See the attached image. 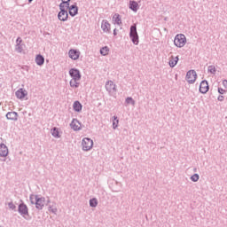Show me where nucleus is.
<instances>
[{
	"mask_svg": "<svg viewBox=\"0 0 227 227\" xmlns=\"http://www.w3.org/2000/svg\"><path fill=\"white\" fill-rule=\"evenodd\" d=\"M73 109L75 113H81L82 111V105L79 101H74L73 104Z\"/></svg>",
	"mask_w": 227,
	"mask_h": 227,
	"instance_id": "19",
	"label": "nucleus"
},
{
	"mask_svg": "<svg viewBox=\"0 0 227 227\" xmlns=\"http://www.w3.org/2000/svg\"><path fill=\"white\" fill-rule=\"evenodd\" d=\"M178 56L176 57H173L171 56L169 61H168V65L170 68H175V67H176L177 63H178Z\"/></svg>",
	"mask_w": 227,
	"mask_h": 227,
	"instance_id": "18",
	"label": "nucleus"
},
{
	"mask_svg": "<svg viewBox=\"0 0 227 227\" xmlns=\"http://www.w3.org/2000/svg\"><path fill=\"white\" fill-rule=\"evenodd\" d=\"M101 29L104 31V33H109L111 29V24L107 20H103L101 22Z\"/></svg>",
	"mask_w": 227,
	"mask_h": 227,
	"instance_id": "13",
	"label": "nucleus"
},
{
	"mask_svg": "<svg viewBox=\"0 0 227 227\" xmlns=\"http://www.w3.org/2000/svg\"><path fill=\"white\" fill-rule=\"evenodd\" d=\"M105 192H102V194H104Z\"/></svg>",
	"mask_w": 227,
	"mask_h": 227,
	"instance_id": "42",
	"label": "nucleus"
},
{
	"mask_svg": "<svg viewBox=\"0 0 227 227\" xmlns=\"http://www.w3.org/2000/svg\"><path fill=\"white\" fill-rule=\"evenodd\" d=\"M36 199H38V195H35V194L29 195V201L31 205H35V203H36Z\"/></svg>",
	"mask_w": 227,
	"mask_h": 227,
	"instance_id": "29",
	"label": "nucleus"
},
{
	"mask_svg": "<svg viewBox=\"0 0 227 227\" xmlns=\"http://www.w3.org/2000/svg\"><path fill=\"white\" fill-rule=\"evenodd\" d=\"M70 1L72 0H62V3L59 4V8H63L64 10H68L71 6Z\"/></svg>",
	"mask_w": 227,
	"mask_h": 227,
	"instance_id": "23",
	"label": "nucleus"
},
{
	"mask_svg": "<svg viewBox=\"0 0 227 227\" xmlns=\"http://www.w3.org/2000/svg\"><path fill=\"white\" fill-rule=\"evenodd\" d=\"M112 20H113V23L117 24V26H121V17L118 13H115L113 16Z\"/></svg>",
	"mask_w": 227,
	"mask_h": 227,
	"instance_id": "22",
	"label": "nucleus"
},
{
	"mask_svg": "<svg viewBox=\"0 0 227 227\" xmlns=\"http://www.w3.org/2000/svg\"><path fill=\"white\" fill-rule=\"evenodd\" d=\"M0 88H1V84H0Z\"/></svg>",
	"mask_w": 227,
	"mask_h": 227,
	"instance_id": "43",
	"label": "nucleus"
},
{
	"mask_svg": "<svg viewBox=\"0 0 227 227\" xmlns=\"http://www.w3.org/2000/svg\"><path fill=\"white\" fill-rule=\"evenodd\" d=\"M21 203L18 206V212L21 217H24L26 219L27 215H29V208L27 207V205L24 203V201L20 200Z\"/></svg>",
	"mask_w": 227,
	"mask_h": 227,
	"instance_id": "3",
	"label": "nucleus"
},
{
	"mask_svg": "<svg viewBox=\"0 0 227 227\" xmlns=\"http://www.w3.org/2000/svg\"><path fill=\"white\" fill-rule=\"evenodd\" d=\"M50 211L52 212V214H56V212H58V208H51Z\"/></svg>",
	"mask_w": 227,
	"mask_h": 227,
	"instance_id": "38",
	"label": "nucleus"
},
{
	"mask_svg": "<svg viewBox=\"0 0 227 227\" xmlns=\"http://www.w3.org/2000/svg\"><path fill=\"white\" fill-rule=\"evenodd\" d=\"M207 72H209L210 74H215V72H216L215 66H208Z\"/></svg>",
	"mask_w": 227,
	"mask_h": 227,
	"instance_id": "33",
	"label": "nucleus"
},
{
	"mask_svg": "<svg viewBox=\"0 0 227 227\" xmlns=\"http://www.w3.org/2000/svg\"><path fill=\"white\" fill-rule=\"evenodd\" d=\"M105 88L106 91L109 93V95H114L118 91V89H116V85L114 82L111 80L106 82Z\"/></svg>",
	"mask_w": 227,
	"mask_h": 227,
	"instance_id": "4",
	"label": "nucleus"
},
{
	"mask_svg": "<svg viewBox=\"0 0 227 227\" xmlns=\"http://www.w3.org/2000/svg\"><path fill=\"white\" fill-rule=\"evenodd\" d=\"M197 77H198V74L194 70H190L186 73V81L188 84H194L196 82Z\"/></svg>",
	"mask_w": 227,
	"mask_h": 227,
	"instance_id": "6",
	"label": "nucleus"
},
{
	"mask_svg": "<svg viewBox=\"0 0 227 227\" xmlns=\"http://www.w3.org/2000/svg\"><path fill=\"white\" fill-rule=\"evenodd\" d=\"M116 35H118V33H116V28L114 30V36H116Z\"/></svg>",
	"mask_w": 227,
	"mask_h": 227,
	"instance_id": "40",
	"label": "nucleus"
},
{
	"mask_svg": "<svg viewBox=\"0 0 227 227\" xmlns=\"http://www.w3.org/2000/svg\"><path fill=\"white\" fill-rule=\"evenodd\" d=\"M217 100H219V102H224V96L223 95L218 96Z\"/></svg>",
	"mask_w": 227,
	"mask_h": 227,
	"instance_id": "36",
	"label": "nucleus"
},
{
	"mask_svg": "<svg viewBox=\"0 0 227 227\" xmlns=\"http://www.w3.org/2000/svg\"><path fill=\"white\" fill-rule=\"evenodd\" d=\"M98 205V200L97 198H93L90 200V207L92 208H96V207Z\"/></svg>",
	"mask_w": 227,
	"mask_h": 227,
	"instance_id": "25",
	"label": "nucleus"
},
{
	"mask_svg": "<svg viewBox=\"0 0 227 227\" xmlns=\"http://www.w3.org/2000/svg\"><path fill=\"white\" fill-rule=\"evenodd\" d=\"M34 205H35L37 210H43V207H45V197L38 196Z\"/></svg>",
	"mask_w": 227,
	"mask_h": 227,
	"instance_id": "8",
	"label": "nucleus"
},
{
	"mask_svg": "<svg viewBox=\"0 0 227 227\" xmlns=\"http://www.w3.org/2000/svg\"><path fill=\"white\" fill-rule=\"evenodd\" d=\"M8 207H9L10 210H13L14 212H17V206H15V204H13V201L9 202Z\"/></svg>",
	"mask_w": 227,
	"mask_h": 227,
	"instance_id": "32",
	"label": "nucleus"
},
{
	"mask_svg": "<svg viewBox=\"0 0 227 227\" xmlns=\"http://www.w3.org/2000/svg\"><path fill=\"white\" fill-rule=\"evenodd\" d=\"M190 179L192 180V182H198V180H200V175L198 174H193Z\"/></svg>",
	"mask_w": 227,
	"mask_h": 227,
	"instance_id": "34",
	"label": "nucleus"
},
{
	"mask_svg": "<svg viewBox=\"0 0 227 227\" xmlns=\"http://www.w3.org/2000/svg\"><path fill=\"white\" fill-rule=\"evenodd\" d=\"M185 43H187V38L185 37V35L177 34L175 36L174 45H176V47H178L179 49H182V47L185 46Z\"/></svg>",
	"mask_w": 227,
	"mask_h": 227,
	"instance_id": "2",
	"label": "nucleus"
},
{
	"mask_svg": "<svg viewBox=\"0 0 227 227\" xmlns=\"http://www.w3.org/2000/svg\"><path fill=\"white\" fill-rule=\"evenodd\" d=\"M208 90H210V87L208 86V82L207 80H203L200 84V89H199L200 93H202V95H205V93L208 92Z\"/></svg>",
	"mask_w": 227,
	"mask_h": 227,
	"instance_id": "9",
	"label": "nucleus"
},
{
	"mask_svg": "<svg viewBox=\"0 0 227 227\" xmlns=\"http://www.w3.org/2000/svg\"><path fill=\"white\" fill-rule=\"evenodd\" d=\"M139 8V4L136 1H129V10H132V12H137Z\"/></svg>",
	"mask_w": 227,
	"mask_h": 227,
	"instance_id": "24",
	"label": "nucleus"
},
{
	"mask_svg": "<svg viewBox=\"0 0 227 227\" xmlns=\"http://www.w3.org/2000/svg\"><path fill=\"white\" fill-rule=\"evenodd\" d=\"M68 54H69V58L71 59H74V61L77 60L79 56H81V52L77 50H69Z\"/></svg>",
	"mask_w": 227,
	"mask_h": 227,
	"instance_id": "16",
	"label": "nucleus"
},
{
	"mask_svg": "<svg viewBox=\"0 0 227 227\" xmlns=\"http://www.w3.org/2000/svg\"><path fill=\"white\" fill-rule=\"evenodd\" d=\"M28 3H33V0H28Z\"/></svg>",
	"mask_w": 227,
	"mask_h": 227,
	"instance_id": "41",
	"label": "nucleus"
},
{
	"mask_svg": "<svg viewBox=\"0 0 227 227\" xmlns=\"http://www.w3.org/2000/svg\"><path fill=\"white\" fill-rule=\"evenodd\" d=\"M35 63L38 65V67H42L43 63H45V58L42 54H38L35 57Z\"/></svg>",
	"mask_w": 227,
	"mask_h": 227,
	"instance_id": "20",
	"label": "nucleus"
},
{
	"mask_svg": "<svg viewBox=\"0 0 227 227\" xmlns=\"http://www.w3.org/2000/svg\"><path fill=\"white\" fill-rule=\"evenodd\" d=\"M218 93L220 95H224V93H226V90H223V88L219 87L218 88Z\"/></svg>",
	"mask_w": 227,
	"mask_h": 227,
	"instance_id": "35",
	"label": "nucleus"
},
{
	"mask_svg": "<svg viewBox=\"0 0 227 227\" xmlns=\"http://www.w3.org/2000/svg\"><path fill=\"white\" fill-rule=\"evenodd\" d=\"M69 75L72 79H81V71L77 68H71L69 70Z\"/></svg>",
	"mask_w": 227,
	"mask_h": 227,
	"instance_id": "12",
	"label": "nucleus"
},
{
	"mask_svg": "<svg viewBox=\"0 0 227 227\" xmlns=\"http://www.w3.org/2000/svg\"><path fill=\"white\" fill-rule=\"evenodd\" d=\"M81 79L79 78H72L69 82L71 88H79V85L81 84L79 82Z\"/></svg>",
	"mask_w": 227,
	"mask_h": 227,
	"instance_id": "21",
	"label": "nucleus"
},
{
	"mask_svg": "<svg viewBox=\"0 0 227 227\" xmlns=\"http://www.w3.org/2000/svg\"><path fill=\"white\" fill-rule=\"evenodd\" d=\"M70 127L74 131L81 130V122H79V120L77 119H73V121L70 123Z\"/></svg>",
	"mask_w": 227,
	"mask_h": 227,
	"instance_id": "15",
	"label": "nucleus"
},
{
	"mask_svg": "<svg viewBox=\"0 0 227 227\" xmlns=\"http://www.w3.org/2000/svg\"><path fill=\"white\" fill-rule=\"evenodd\" d=\"M16 98H19V100L24 99L26 97H27V90L20 88L15 92Z\"/></svg>",
	"mask_w": 227,
	"mask_h": 227,
	"instance_id": "10",
	"label": "nucleus"
},
{
	"mask_svg": "<svg viewBox=\"0 0 227 227\" xmlns=\"http://www.w3.org/2000/svg\"><path fill=\"white\" fill-rule=\"evenodd\" d=\"M129 38L134 45H139V35H137V26L136 24L130 27Z\"/></svg>",
	"mask_w": 227,
	"mask_h": 227,
	"instance_id": "1",
	"label": "nucleus"
},
{
	"mask_svg": "<svg viewBox=\"0 0 227 227\" xmlns=\"http://www.w3.org/2000/svg\"><path fill=\"white\" fill-rule=\"evenodd\" d=\"M5 116L11 121H17L19 120V114L17 112H8Z\"/></svg>",
	"mask_w": 227,
	"mask_h": 227,
	"instance_id": "14",
	"label": "nucleus"
},
{
	"mask_svg": "<svg viewBox=\"0 0 227 227\" xmlns=\"http://www.w3.org/2000/svg\"><path fill=\"white\" fill-rule=\"evenodd\" d=\"M24 44H16L15 45V51L16 52H19L20 54L22 53V51H24Z\"/></svg>",
	"mask_w": 227,
	"mask_h": 227,
	"instance_id": "31",
	"label": "nucleus"
},
{
	"mask_svg": "<svg viewBox=\"0 0 227 227\" xmlns=\"http://www.w3.org/2000/svg\"><path fill=\"white\" fill-rule=\"evenodd\" d=\"M125 104H128V105H131V106H136V100H134V98H132V97H128L126 99H125Z\"/></svg>",
	"mask_w": 227,
	"mask_h": 227,
	"instance_id": "28",
	"label": "nucleus"
},
{
	"mask_svg": "<svg viewBox=\"0 0 227 227\" xmlns=\"http://www.w3.org/2000/svg\"><path fill=\"white\" fill-rule=\"evenodd\" d=\"M60 12L58 13V19L61 22H67L68 20V11L67 9H63L59 7Z\"/></svg>",
	"mask_w": 227,
	"mask_h": 227,
	"instance_id": "7",
	"label": "nucleus"
},
{
	"mask_svg": "<svg viewBox=\"0 0 227 227\" xmlns=\"http://www.w3.org/2000/svg\"><path fill=\"white\" fill-rule=\"evenodd\" d=\"M16 44H22V38L21 37H18L16 39Z\"/></svg>",
	"mask_w": 227,
	"mask_h": 227,
	"instance_id": "37",
	"label": "nucleus"
},
{
	"mask_svg": "<svg viewBox=\"0 0 227 227\" xmlns=\"http://www.w3.org/2000/svg\"><path fill=\"white\" fill-rule=\"evenodd\" d=\"M0 157H8V146L4 144H0Z\"/></svg>",
	"mask_w": 227,
	"mask_h": 227,
	"instance_id": "17",
	"label": "nucleus"
},
{
	"mask_svg": "<svg viewBox=\"0 0 227 227\" xmlns=\"http://www.w3.org/2000/svg\"><path fill=\"white\" fill-rule=\"evenodd\" d=\"M83 152H90L93 148V140L91 138L85 137L82 141Z\"/></svg>",
	"mask_w": 227,
	"mask_h": 227,
	"instance_id": "5",
	"label": "nucleus"
},
{
	"mask_svg": "<svg viewBox=\"0 0 227 227\" xmlns=\"http://www.w3.org/2000/svg\"><path fill=\"white\" fill-rule=\"evenodd\" d=\"M51 132L53 137H59V130L58 129V128L54 127L53 129H51Z\"/></svg>",
	"mask_w": 227,
	"mask_h": 227,
	"instance_id": "27",
	"label": "nucleus"
},
{
	"mask_svg": "<svg viewBox=\"0 0 227 227\" xmlns=\"http://www.w3.org/2000/svg\"><path fill=\"white\" fill-rule=\"evenodd\" d=\"M118 123H120V121L118 120L117 116H114V121H113V129L114 130H116L118 129Z\"/></svg>",
	"mask_w": 227,
	"mask_h": 227,
	"instance_id": "30",
	"label": "nucleus"
},
{
	"mask_svg": "<svg viewBox=\"0 0 227 227\" xmlns=\"http://www.w3.org/2000/svg\"><path fill=\"white\" fill-rule=\"evenodd\" d=\"M68 13L70 17H75L79 13V7H77V4H72L68 9Z\"/></svg>",
	"mask_w": 227,
	"mask_h": 227,
	"instance_id": "11",
	"label": "nucleus"
},
{
	"mask_svg": "<svg viewBox=\"0 0 227 227\" xmlns=\"http://www.w3.org/2000/svg\"><path fill=\"white\" fill-rule=\"evenodd\" d=\"M223 86L224 88H227V80H223Z\"/></svg>",
	"mask_w": 227,
	"mask_h": 227,
	"instance_id": "39",
	"label": "nucleus"
},
{
	"mask_svg": "<svg viewBox=\"0 0 227 227\" xmlns=\"http://www.w3.org/2000/svg\"><path fill=\"white\" fill-rule=\"evenodd\" d=\"M100 54L101 56H107L109 54V47L105 46L100 49Z\"/></svg>",
	"mask_w": 227,
	"mask_h": 227,
	"instance_id": "26",
	"label": "nucleus"
}]
</instances>
